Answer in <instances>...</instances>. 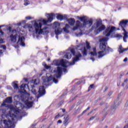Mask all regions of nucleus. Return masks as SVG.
I'll return each instance as SVG.
<instances>
[{"label": "nucleus", "mask_w": 128, "mask_h": 128, "mask_svg": "<svg viewBox=\"0 0 128 128\" xmlns=\"http://www.w3.org/2000/svg\"><path fill=\"white\" fill-rule=\"evenodd\" d=\"M30 4V2L28 0H24V5L28 6Z\"/></svg>", "instance_id": "26"}, {"label": "nucleus", "mask_w": 128, "mask_h": 128, "mask_svg": "<svg viewBox=\"0 0 128 128\" xmlns=\"http://www.w3.org/2000/svg\"><path fill=\"white\" fill-rule=\"evenodd\" d=\"M2 42H4V40L0 38V44H2Z\"/></svg>", "instance_id": "35"}, {"label": "nucleus", "mask_w": 128, "mask_h": 128, "mask_svg": "<svg viewBox=\"0 0 128 128\" xmlns=\"http://www.w3.org/2000/svg\"><path fill=\"white\" fill-rule=\"evenodd\" d=\"M60 114H58L57 116H56L55 118H59Z\"/></svg>", "instance_id": "42"}, {"label": "nucleus", "mask_w": 128, "mask_h": 128, "mask_svg": "<svg viewBox=\"0 0 128 128\" xmlns=\"http://www.w3.org/2000/svg\"><path fill=\"white\" fill-rule=\"evenodd\" d=\"M22 22V24H26V20H23V21Z\"/></svg>", "instance_id": "48"}, {"label": "nucleus", "mask_w": 128, "mask_h": 128, "mask_svg": "<svg viewBox=\"0 0 128 128\" xmlns=\"http://www.w3.org/2000/svg\"><path fill=\"white\" fill-rule=\"evenodd\" d=\"M126 85V88H128V79L126 78L124 80V82L122 84V86H124Z\"/></svg>", "instance_id": "23"}, {"label": "nucleus", "mask_w": 128, "mask_h": 128, "mask_svg": "<svg viewBox=\"0 0 128 128\" xmlns=\"http://www.w3.org/2000/svg\"><path fill=\"white\" fill-rule=\"evenodd\" d=\"M68 22L70 26H74V22H76V20H74V18H70L68 20Z\"/></svg>", "instance_id": "19"}, {"label": "nucleus", "mask_w": 128, "mask_h": 128, "mask_svg": "<svg viewBox=\"0 0 128 128\" xmlns=\"http://www.w3.org/2000/svg\"><path fill=\"white\" fill-rule=\"evenodd\" d=\"M106 29V26L102 24V21L100 20H97L92 26V30H94L95 34H98L101 32Z\"/></svg>", "instance_id": "8"}, {"label": "nucleus", "mask_w": 128, "mask_h": 128, "mask_svg": "<svg viewBox=\"0 0 128 128\" xmlns=\"http://www.w3.org/2000/svg\"><path fill=\"white\" fill-rule=\"evenodd\" d=\"M94 118V116H92L89 119V120H92Z\"/></svg>", "instance_id": "37"}, {"label": "nucleus", "mask_w": 128, "mask_h": 128, "mask_svg": "<svg viewBox=\"0 0 128 128\" xmlns=\"http://www.w3.org/2000/svg\"><path fill=\"white\" fill-rule=\"evenodd\" d=\"M72 54L73 56H75L74 58H73V62H78L82 58V54L80 52L75 53L74 49H71L66 52V54L64 55V58L68 60L72 58Z\"/></svg>", "instance_id": "7"}, {"label": "nucleus", "mask_w": 128, "mask_h": 128, "mask_svg": "<svg viewBox=\"0 0 128 128\" xmlns=\"http://www.w3.org/2000/svg\"><path fill=\"white\" fill-rule=\"evenodd\" d=\"M22 24V22H20L18 24V26H20Z\"/></svg>", "instance_id": "46"}, {"label": "nucleus", "mask_w": 128, "mask_h": 128, "mask_svg": "<svg viewBox=\"0 0 128 128\" xmlns=\"http://www.w3.org/2000/svg\"><path fill=\"white\" fill-rule=\"evenodd\" d=\"M62 116H64V115H62Z\"/></svg>", "instance_id": "61"}, {"label": "nucleus", "mask_w": 128, "mask_h": 128, "mask_svg": "<svg viewBox=\"0 0 128 128\" xmlns=\"http://www.w3.org/2000/svg\"><path fill=\"white\" fill-rule=\"evenodd\" d=\"M77 18L80 20L81 22H83V24L80 23V22L77 20L76 22V26L72 28V30H76L78 28H90L92 24V20L90 19L88 20L86 16H78Z\"/></svg>", "instance_id": "5"}, {"label": "nucleus", "mask_w": 128, "mask_h": 128, "mask_svg": "<svg viewBox=\"0 0 128 128\" xmlns=\"http://www.w3.org/2000/svg\"><path fill=\"white\" fill-rule=\"evenodd\" d=\"M50 58H48V62H50Z\"/></svg>", "instance_id": "59"}, {"label": "nucleus", "mask_w": 128, "mask_h": 128, "mask_svg": "<svg viewBox=\"0 0 128 128\" xmlns=\"http://www.w3.org/2000/svg\"><path fill=\"white\" fill-rule=\"evenodd\" d=\"M120 101L116 100L114 102V106H112V108L113 110H114L118 106H120Z\"/></svg>", "instance_id": "20"}, {"label": "nucleus", "mask_w": 128, "mask_h": 128, "mask_svg": "<svg viewBox=\"0 0 128 128\" xmlns=\"http://www.w3.org/2000/svg\"><path fill=\"white\" fill-rule=\"evenodd\" d=\"M124 62H128V58H126L124 60Z\"/></svg>", "instance_id": "40"}, {"label": "nucleus", "mask_w": 128, "mask_h": 128, "mask_svg": "<svg viewBox=\"0 0 128 128\" xmlns=\"http://www.w3.org/2000/svg\"><path fill=\"white\" fill-rule=\"evenodd\" d=\"M69 28H70V25H68V24H66L65 28H63L64 32H66V34H68V32H70V31H68Z\"/></svg>", "instance_id": "21"}, {"label": "nucleus", "mask_w": 128, "mask_h": 128, "mask_svg": "<svg viewBox=\"0 0 128 128\" xmlns=\"http://www.w3.org/2000/svg\"><path fill=\"white\" fill-rule=\"evenodd\" d=\"M42 80H43V86H46V82H50L52 80H53V82L54 84H58V80L56 79V78H52V76H50L49 77H42Z\"/></svg>", "instance_id": "11"}, {"label": "nucleus", "mask_w": 128, "mask_h": 128, "mask_svg": "<svg viewBox=\"0 0 128 128\" xmlns=\"http://www.w3.org/2000/svg\"><path fill=\"white\" fill-rule=\"evenodd\" d=\"M90 108L89 106L88 107L86 110H84L82 114H85V112H88V110H90Z\"/></svg>", "instance_id": "31"}, {"label": "nucleus", "mask_w": 128, "mask_h": 128, "mask_svg": "<svg viewBox=\"0 0 128 128\" xmlns=\"http://www.w3.org/2000/svg\"><path fill=\"white\" fill-rule=\"evenodd\" d=\"M56 38H57V40H58V36H56Z\"/></svg>", "instance_id": "53"}, {"label": "nucleus", "mask_w": 128, "mask_h": 128, "mask_svg": "<svg viewBox=\"0 0 128 128\" xmlns=\"http://www.w3.org/2000/svg\"><path fill=\"white\" fill-rule=\"evenodd\" d=\"M30 100H32V98H34L32 97H30Z\"/></svg>", "instance_id": "56"}, {"label": "nucleus", "mask_w": 128, "mask_h": 128, "mask_svg": "<svg viewBox=\"0 0 128 128\" xmlns=\"http://www.w3.org/2000/svg\"><path fill=\"white\" fill-rule=\"evenodd\" d=\"M68 62H65L64 59H62L60 61L58 60L54 61L53 64L58 66L56 70H54V72L56 73L54 75L55 78H60L62 70L64 72H66L67 70L66 68L68 67Z\"/></svg>", "instance_id": "4"}, {"label": "nucleus", "mask_w": 128, "mask_h": 128, "mask_svg": "<svg viewBox=\"0 0 128 128\" xmlns=\"http://www.w3.org/2000/svg\"><path fill=\"white\" fill-rule=\"evenodd\" d=\"M38 92L40 96H44V94H46V90H44V86H40V88H39Z\"/></svg>", "instance_id": "15"}, {"label": "nucleus", "mask_w": 128, "mask_h": 128, "mask_svg": "<svg viewBox=\"0 0 128 128\" xmlns=\"http://www.w3.org/2000/svg\"><path fill=\"white\" fill-rule=\"evenodd\" d=\"M90 60H92V62L94 61V58H90Z\"/></svg>", "instance_id": "41"}, {"label": "nucleus", "mask_w": 128, "mask_h": 128, "mask_svg": "<svg viewBox=\"0 0 128 128\" xmlns=\"http://www.w3.org/2000/svg\"><path fill=\"white\" fill-rule=\"evenodd\" d=\"M116 38H122V36L120 34H115Z\"/></svg>", "instance_id": "28"}, {"label": "nucleus", "mask_w": 128, "mask_h": 128, "mask_svg": "<svg viewBox=\"0 0 128 128\" xmlns=\"http://www.w3.org/2000/svg\"><path fill=\"white\" fill-rule=\"evenodd\" d=\"M112 92H110L108 93V96H112Z\"/></svg>", "instance_id": "36"}, {"label": "nucleus", "mask_w": 128, "mask_h": 128, "mask_svg": "<svg viewBox=\"0 0 128 128\" xmlns=\"http://www.w3.org/2000/svg\"><path fill=\"white\" fill-rule=\"evenodd\" d=\"M12 86L14 90H18V84H16V82H13Z\"/></svg>", "instance_id": "24"}, {"label": "nucleus", "mask_w": 128, "mask_h": 128, "mask_svg": "<svg viewBox=\"0 0 128 128\" xmlns=\"http://www.w3.org/2000/svg\"><path fill=\"white\" fill-rule=\"evenodd\" d=\"M57 122L58 124H62V122L61 120H58Z\"/></svg>", "instance_id": "38"}, {"label": "nucleus", "mask_w": 128, "mask_h": 128, "mask_svg": "<svg viewBox=\"0 0 128 128\" xmlns=\"http://www.w3.org/2000/svg\"><path fill=\"white\" fill-rule=\"evenodd\" d=\"M0 48H3L4 50L6 48V46H4V45L1 46Z\"/></svg>", "instance_id": "33"}, {"label": "nucleus", "mask_w": 128, "mask_h": 128, "mask_svg": "<svg viewBox=\"0 0 128 128\" xmlns=\"http://www.w3.org/2000/svg\"><path fill=\"white\" fill-rule=\"evenodd\" d=\"M124 128H128V124L125 126H124Z\"/></svg>", "instance_id": "45"}, {"label": "nucleus", "mask_w": 128, "mask_h": 128, "mask_svg": "<svg viewBox=\"0 0 128 128\" xmlns=\"http://www.w3.org/2000/svg\"><path fill=\"white\" fill-rule=\"evenodd\" d=\"M82 36V33L80 32L79 34H76V36Z\"/></svg>", "instance_id": "34"}, {"label": "nucleus", "mask_w": 128, "mask_h": 128, "mask_svg": "<svg viewBox=\"0 0 128 128\" xmlns=\"http://www.w3.org/2000/svg\"><path fill=\"white\" fill-rule=\"evenodd\" d=\"M106 128H108V126H106Z\"/></svg>", "instance_id": "62"}, {"label": "nucleus", "mask_w": 128, "mask_h": 128, "mask_svg": "<svg viewBox=\"0 0 128 128\" xmlns=\"http://www.w3.org/2000/svg\"><path fill=\"white\" fill-rule=\"evenodd\" d=\"M127 50H128V48H124L122 46H120L118 49V52H119L120 54H122L124 52H127Z\"/></svg>", "instance_id": "16"}, {"label": "nucleus", "mask_w": 128, "mask_h": 128, "mask_svg": "<svg viewBox=\"0 0 128 128\" xmlns=\"http://www.w3.org/2000/svg\"><path fill=\"white\" fill-rule=\"evenodd\" d=\"M4 52V50H0V53L2 54Z\"/></svg>", "instance_id": "44"}, {"label": "nucleus", "mask_w": 128, "mask_h": 128, "mask_svg": "<svg viewBox=\"0 0 128 128\" xmlns=\"http://www.w3.org/2000/svg\"><path fill=\"white\" fill-rule=\"evenodd\" d=\"M20 32L18 34H16L15 35L11 34L10 36V40L12 42H16V38H18V44H20L22 46H26L24 44V36L20 33Z\"/></svg>", "instance_id": "6"}, {"label": "nucleus", "mask_w": 128, "mask_h": 128, "mask_svg": "<svg viewBox=\"0 0 128 128\" xmlns=\"http://www.w3.org/2000/svg\"><path fill=\"white\" fill-rule=\"evenodd\" d=\"M46 16L48 18V20L46 19H42L35 21L34 24V26L32 25H26L24 26V28H28L30 32H34L36 31V34H48V28L46 26H48V22H52L54 17L55 14L54 13L51 14H45Z\"/></svg>", "instance_id": "1"}, {"label": "nucleus", "mask_w": 128, "mask_h": 128, "mask_svg": "<svg viewBox=\"0 0 128 128\" xmlns=\"http://www.w3.org/2000/svg\"><path fill=\"white\" fill-rule=\"evenodd\" d=\"M120 94H119L118 95V98H120Z\"/></svg>", "instance_id": "55"}, {"label": "nucleus", "mask_w": 128, "mask_h": 128, "mask_svg": "<svg viewBox=\"0 0 128 128\" xmlns=\"http://www.w3.org/2000/svg\"><path fill=\"white\" fill-rule=\"evenodd\" d=\"M90 50V43L86 41V48L85 47L84 43H82L78 45L77 48L78 50H81V52L84 56H86L88 54V50Z\"/></svg>", "instance_id": "9"}, {"label": "nucleus", "mask_w": 128, "mask_h": 128, "mask_svg": "<svg viewBox=\"0 0 128 128\" xmlns=\"http://www.w3.org/2000/svg\"><path fill=\"white\" fill-rule=\"evenodd\" d=\"M44 68H46V70H48V68H50V66H47L46 64H44Z\"/></svg>", "instance_id": "30"}, {"label": "nucleus", "mask_w": 128, "mask_h": 128, "mask_svg": "<svg viewBox=\"0 0 128 128\" xmlns=\"http://www.w3.org/2000/svg\"><path fill=\"white\" fill-rule=\"evenodd\" d=\"M109 106L108 105L104 109V112H106V109L108 108Z\"/></svg>", "instance_id": "39"}, {"label": "nucleus", "mask_w": 128, "mask_h": 128, "mask_svg": "<svg viewBox=\"0 0 128 128\" xmlns=\"http://www.w3.org/2000/svg\"><path fill=\"white\" fill-rule=\"evenodd\" d=\"M128 22V20H122L120 23V26H121L122 30H124V36L123 38V40L124 42H126V38H128V33L126 31V29H124L126 28Z\"/></svg>", "instance_id": "10"}, {"label": "nucleus", "mask_w": 128, "mask_h": 128, "mask_svg": "<svg viewBox=\"0 0 128 128\" xmlns=\"http://www.w3.org/2000/svg\"><path fill=\"white\" fill-rule=\"evenodd\" d=\"M32 18L30 16H28L26 17V19L28 20H32Z\"/></svg>", "instance_id": "29"}, {"label": "nucleus", "mask_w": 128, "mask_h": 128, "mask_svg": "<svg viewBox=\"0 0 128 128\" xmlns=\"http://www.w3.org/2000/svg\"><path fill=\"white\" fill-rule=\"evenodd\" d=\"M70 64V66H72V64Z\"/></svg>", "instance_id": "60"}, {"label": "nucleus", "mask_w": 128, "mask_h": 128, "mask_svg": "<svg viewBox=\"0 0 128 128\" xmlns=\"http://www.w3.org/2000/svg\"><path fill=\"white\" fill-rule=\"evenodd\" d=\"M54 26L56 28L55 29V34L56 36L61 34L62 32V29L60 28V23L58 22H54Z\"/></svg>", "instance_id": "13"}, {"label": "nucleus", "mask_w": 128, "mask_h": 128, "mask_svg": "<svg viewBox=\"0 0 128 128\" xmlns=\"http://www.w3.org/2000/svg\"><path fill=\"white\" fill-rule=\"evenodd\" d=\"M92 88H94V84L90 85V86L88 88V90H92Z\"/></svg>", "instance_id": "32"}, {"label": "nucleus", "mask_w": 128, "mask_h": 128, "mask_svg": "<svg viewBox=\"0 0 128 128\" xmlns=\"http://www.w3.org/2000/svg\"><path fill=\"white\" fill-rule=\"evenodd\" d=\"M34 84H40V80H35L34 81Z\"/></svg>", "instance_id": "27"}, {"label": "nucleus", "mask_w": 128, "mask_h": 128, "mask_svg": "<svg viewBox=\"0 0 128 128\" xmlns=\"http://www.w3.org/2000/svg\"><path fill=\"white\" fill-rule=\"evenodd\" d=\"M63 2H64V1H62V0H61V1H60V3H61V4H62Z\"/></svg>", "instance_id": "52"}, {"label": "nucleus", "mask_w": 128, "mask_h": 128, "mask_svg": "<svg viewBox=\"0 0 128 128\" xmlns=\"http://www.w3.org/2000/svg\"><path fill=\"white\" fill-rule=\"evenodd\" d=\"M116 128H120V127H118V126H116Z\"/></svg>", "instance_id": "57"}, {"label": "nucleus", "mask_w": 128, "mask_h": 128, "mask_svg": "<svg viewBox=\"0 0 128 128\" xmlns=\"http://www.w3.org/2000/svg\"><path fill=\"white\" fill-rule=\"evenodd\" d=\"M68 116L66 115L64 116V126H68Z\"/></svg>", "instance_id": "18"}, {"label": "nucleus", "mask_w": 128, "mask_h": 128, "mask_svg": "<svg viewBox=\"0 0 128 128\" xmlns=\"http://www.w3.org/2000/svg\"><path fill=\"white\" fill-rule=\"evenodd\" d=\"M62 112H66V110L64 109H62Z\"/></svg>", "instance_id": "47"}, {"label": "nucleus", "mask_w": 128, "mask_h": 128, "mask_svg": "<svg viewBox=\"0 0 128 128\" xmlns=\"http://www.w3.org/2000/svg\"><path fill=\"white\" fill-rule=\"evenodd\" d=\"M31 87L32 88V92H33L34 94H36V90L34 89V86L32 84Z\"/></svg>", "instance_id": "25"}, {"label": "nucleus", "mask_w": 128, "mask_h": 128, "mask_svg": "<svg viewBox=\"0 0 128 128\" xmlns=\"http://www.w3.org/2000/svg\"><path fill=\"white\" fill-rule=\"evenodd\" d=\"M108 86H106L105 88H104V92H106V90H108Z\"/></svg>", "instance_id": "43"}, {"label": "nucleus", "mask_w": 128, "mask_h": 128, "mask_svg": "<svg viewBox=\"0 0 128 128\" xmlns=\"http://www.w3.org/2000/svg\"><path fill=\"white\" fill-rule=\"evenodd\" d=\"M36 38H38V36H36Z\"/></svg>", "instance_id": "63"}, {"label": "nucleus", "mask_w": 128, "mask_h": 128, "mask_svg": "<svg viewBox=\"0 0 128 128\" xmlns=\"http://www.w3.org/2000/svg\"><path fill=\"white\" fill-rule=\"evenodd\" d=\"M92 111L91 112H90V113L88 114V116H90V114H92Z\"/></svg>", "instance_id": "49"}, {"label": "nucleus", "mask_w": 128, "mask_h": 128, "mask_svg": "<svg viewBox=\"0 0 128 128\" xmlns=\"http://www.w3.org/2000/svg\"><path fill=\"white\" fill-rule=\"evenodd\" d=\"M121 8H118V10H121Z\"/></svg>", "instance_id": "58"}, {"label": "nucleus", "mask_w": 128, "mask_h": 128, "mask_svg": "<svg viewBox=\"0 0 128 128\" xmlns=\"http://www.w3.org/2000/svg\"><path fill=\"white\" fill-rule=\"evenodd\" d=\"M12 30V28L9 27V30Z\"/></svg>", "instance_id": "54"}, {"label": "nucleus", "mask_w": 128, "mask_h": 128, "mask_svg": "<svg viewBox=\"0 0 128 128\" xmlns=\"http://www.w3.org/2000/svg\"><path fill=\"white\" fill-rule=\"evenodd\" d=\"M108 40V38H103L102 39L99 40L100 42V50L98 53H96V48H94L91 50V52L90 54L91 56H96L98 58H102V56H104L106 54H108L110 52H113V50L112 48L110 47H107L106 45V43Z\"/></svg>", "instance_id": "3"}, {"label": "nucleus", "mask_w": 128, "mask_h": 128, "mask_svg": "<svg viewBox=\"0 0 128 128\" xmlns=\"http://www.w3.org/2000/svg\"><path fill=\"white\" fill-rule=\"evenodd\" d=\"M32 84V82H28V84H22V85H21L20 86V89L22 90H24V92H26V88H30V85ZM27 86V88H26Z\"/></svg>", "instance_id": "14"}, {"label": "nucleus", "mask_w": 128, "mask_h": 128, "mask_svg": "<svg viewBox=\"0 0 128 128\" xmlns=\"http://www.w3.org/2000/svg\"><path fill=\"white\" fill-rule=\"evenodd\" d=\"M56 18L60 20H62L64 18H66V16H64L60 14H57Z\"/></svg>", "instance_id": "22"}, {"label": "nucleus", "mask_w": 128, "mask_h": 128, "mask_svg": "<svg viewBox=\"0 0 128 128\" xmlns=\"http://www.w3.org/2000/svg\"><path fill=\"white\" fill-rule=\"evenodd\" d=\"M12 102V97H8L5 100L4 102L2 104V106H6L10 110L9 112L10 120H4V124L5 125V128H12V126H14V124L16 122L18 118L22 116L20 110L22 108V107H18L16 106V107L12 105H6V102L7 104H11Z\"/></svg>", "instance_id": "2"}, {"label": "nucleus", "mask_w": 128, "mask_h": 128, "mask_svg": "<svg viewBox=\"0 0 128 128\" xmlns=\"http://www.w3.org/2000/svg\"><path fill=\"white\" fill-rule=\"evenodd\" d=\"M116 30V28L114 26H108L104 32V34L106 36H110Z\"/></svg>", "instance_id": "12"}, {"label": "nucleus", "mask_w": 128, "mask_h": 128, "mask_svg": "<svg viewBox=\"0 0 128 128\" xmlns=\"http://www.w3.org/2000/svg\"><path fill=\"white\" fill-rule=\"evenodd\" d=\"M114 110H113V112L111 113V114H114Z\"/></svg>", "instance_id": "51"}, {"label": "nucleus", "mask_w": 128, "mask_h": 128, "mask_svg": "<svg viewBox=\"0 0 128 128\" xmlns=\"http://www.w3.org/2000/svg\"><path fill=\"white\" fill-rule=\"evenodd\" d=\"M120 84V82H119L118 83V86H119Z\"/></svg>", "instance_id": "50"}, {"label": "nucleus", "mask_w": 128, "mask_h": 128, "mask_svg": "<svg viewBox=\"0 0 128 128\" xmlns=\"http://www.w3.org/2000/svg\"><path fill=\"white\" fill-rule=\"evenodd\" d=\"M32 102L30 101V98H28V100L25 102V104L27 108H32Z\"/></svg>", "instance_id": "17"}]
</instances>
